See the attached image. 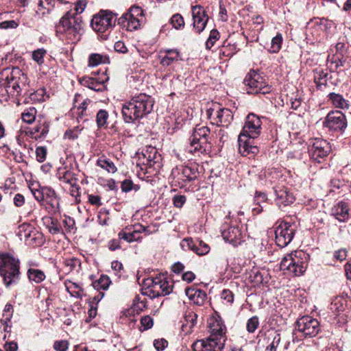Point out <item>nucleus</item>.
Masks as SVG:
<instances>
[{
    "label": "nucleus",
    "mask_w": 351,
    "mask_h": 351,
    "mask_svg": "<svg viewBox=\"0 0 351 351\" xmlns=\"http://www.w3.org/2000/svg\"><path fill=\"white\" fill-rule=\"evenodd\" d=\"M262 121L255 114H249L245 121L242 132L239 135H245L252 138H257L261 133Z\"/></svg>",
    "instance_id": "nucleus-14"
},
{
    "label": "nucleus",
    "mask_w": 351,
    "mask_h": 351,
    "mask_svg": "<svg viewBox=\"0 0 351 351\" xmlns=\"http://www.w3.org/2000/svg\"><path fill=\"white\" fill-rule=\"evenodd\" d=\"M197 315L193 311H188L184 315V319L182 324V330L185 334H189L193 331V328L196 324Z\"/></svg>",
    "instance_id": "nucleus-28"
},
{
    "label": "nucleus",
    "mask_w": 351,
    "mask_h": 351,
    "mask_svg": "<svg viewBox=\"0 0 351 351\" xmlns=\"http://www.w3.org/2000/svg\"><path fill=\"white\" fill-rule=\"evenodd\" d=\"M27 276L29 280L35 283H40L43 282L46 277L43 271L37 269H28Z\"/></svg>",
    "instance_id": "nucleus-42"
},
{
    "label": "nucleus",
    "mask_w": 351,
    "mask_h": 351,
    "mask_svg": "<svg viewBox=\"0 0 351 351\" xmlns=\"http://www.w3.org/2000/svg\"><path fill=\"white\" fill-rule=\"evenodd\" d=\"M56 1L62 3H69L63 0H40L36 10V14L38 18H43L51 13Z\"/></svg>",
    "instance_id": "nucleus-22"
},
{
    "label": "nucleus",
    "mask_w": 351,
    "mask_h": 351,
    "mask_svg": "<svg viewBox=\"0 0 351 351\" xmlns=\"http://www.w3.org/2000/svg\"><path fill=\"white\" fill-rule=\"evenodd\" d=\"M43 243V234L38 232L35 231V232L32 234V237L29 239V242H28L27 245L32 246H39Z\"/></svg>",
    "instance_id": "nucleus-54"
},
{
    "label": "nucleus",
    "mask_w": 351,
    "mask_h": 351,
    "mask_svg": "<svg viewBox=\"0 0 351 351\" xmlns=\"http://www.w3.org/2000/svg\"><path fill=\"white\" fill-rule=\"evenodd\" d=\"M86 4L87 3L86 0H78L75 3V14L82 13L86 7Z\"/></svg>",
    "instance_id": "nucleus-64"
},
{
    "label": "nucleus",
    "mask_w": 351,
    "mask_h": 351,
    "mask_svg": "<svg viewBox=\"0 0 351 351\" xmlns=\"http://www.w3.org/2000/svg\"><path fill=\"white\" fill-rule=\"evenodd\" d=\"M58 175L60 181L69 186L75 184V182L77 181L74 173L70 171L64 170L59 171Z\"/></svg>",
    "instance_id": "nucleus-40"
},
{
    "label": "nucleus",
    "mask_w": 351,
    "mask_h": 351,
    "mask_svg": "<svg viewBox=\"0 0 351 351\" xmlns=\"http://www.w3.org/2000/svg\"><path fill=\"white\" fill-rule=\"evenodd\" d=\"M124 15H126L127 17H136L142 16L143 10L138 6H132L128 12L125 13Z\"/></svg>",
    "instance_id": "nucleus-60"
},
{
    "label": "nucleus",
    "mask_w": 351,
    "mask_h": 351,
    "mask_svg": "<svg viewBox=\"0 0 351 351\" xmlns=\"http://www.w3.org/2000/svg\"><path fill=\"white\" fill-rule=\"evenodd\" d=\"M117 16L108 10H101L91 20L93 29L99 33L110 31L115 25Z\"/></svg>",
    "instance_id": "nucleus-8"
},
{
    "label": "nucleus",
    "mask_w": 351,
    "mask_h": 351,
    "mask_svg": "<svg viewBox=\"0 0 351 351\" xmlns=\"http://www.w3.org/2000/svg\"><path fill=\"white\" fill-rule=\"evenodd\" d=\"M274 190L276 195L275 201L279 207L289 205L294 202V196L287 189L282 186H276L274 188Z\"/></svg>",
    "instance_id": "nucleus-20"
},
{
    "label": "nucleus",
    "mask_w": 351,
    "mask_h": 351,
    "mask_svg": "<svg viewBox=\"0 0 351 351\" xmlns=\"http://www.w3.org/2000/svg\"><path fill=\"white\" fill-rule=\"evenodd\" d=\"M294 252L287 254L280 262V267L282 271H287L294 275L293 265L295 260L293 259Z\"/></svg>",
    "instance_id": "nucleus-34"
},
{
    "label": "nucleus",
    "mask_w": 351,
    "mask_h": 351,
    "mask_svg": "<svg viewBox=\"0 0 351 351\" xmlns=\"http://www.w3.org/2000/svg\"><path fill=\"white\" fill-rule=\"evenodd\" d=\"M80 82L83 86L97 92L102 91L104 87L101 82L93 77H84Z\"/></svg>",
    "instance_id": "nucleus-33"
},
{
    "label": "nucleus",
    "mask_w": 351,
    "mask_h": 351,
    "mask_svg": "<svg viewBox=\"0 0 351 351\" xmlns=\"http://www.w3.org/2000/svg\"><path fill=\"white\" fill-rule=\"evenodd\" d=\"M97 165L110 173H114L117 171V168L114 162L104 157H101L97 160Z\"/></svg>",
    "instance_id": "nucleus-39"
},
{
    "label": "nucleus",
    "mask_w": 351,
    "mask_h": 351,
    "mask_svg": "<svg viewBox=\"0 0 351 351\" xmlns=\"http://www.w3.org/2000/svg\"><path fill=\"white\" fill-rule=\"evenodd\" d=\"M63 265L65 271L70 273L73 270L79 269L81 266V262L75 257L66 258H64Z\"/></svg>",
    "instance_id": "nucleus-36"
},
{
    "label": "nucleus",
    "mask_w": 351,
    "mask_h": 351,
    "mask_svg": "<svg viewBox=\"0 0 351 351\" xmlns=\"http://www.w3.org/2000/svg\"><path fill=\"white\" fill-rule=\"evenodd\" d=\"M46 50L41 48L38 49L32 52V59L36 62L39 65L44 63V57L46 55Z\"/></svg>",
    "instance_id": "nucleus-52"
},
{
    "label": "nucleus",
    "mask_w": 351,
    "mask_h": 351,
    "mask_svg": "<svg viewBox=\"0 0 351 351\" xmlns=\"http://www.w3.org/2000/svg\"><path fill=\"white\" fill-rule=\"evenodd\" d=\"M296 329L305 337H313L318 334L320 325L317 319L306 315L297 320Z\"/></svg>",
    "instance_id": "nucleus-12"
},
{
    "label": "nucleus",
    "mask_w": 351,
    "mask_h": 351,
    "mask_svg": "<svg viewBox=\"0 0 351 351\" xmlns=\"http://www.w3.org/2000/svg\"><path fill=\"white\" fill-rule=\"evenodd\" d=\"M295 232V226L285 221L277 222L275 229V239L278 246L285 247L292 241Z\"/></svg>",
    "instance_id": "nucleus-9"
},
{
    "label": "nucleus",
    "mask_w": 351,
    "mask_h": 351,
    "mask_svg": "<svg viewBox=\"0 0 351 351\" xmlns=\"http://www.w3.org/2000/svg\"><path fill=\"white\" fill-rule=\"evenodd\" d=\"M119 23L125 27L128 31H134L137 29L140 26L139 19L136 17H127L123 15L119 19Z\"/></svg>",
    "instance_id": "nucleus-31"
},
{
    "label": "nucleus",
    "mask_w": 351,
    "mask_h": 351,
    "mask_svg": "<svg viewBox=\"0 0 351 351\" xmlns=\"http://www.w3.org/2000/svg\"><path fill=\"white\" fill-rule=\"evenodd\" d=\"M221 298L227 305H231L234 302V294L229 289H224L221 293Z\"/></svg>",
    "instance_id": "nucleus-55"
},
{
    "label": "nucleus",
    "mask_w": 351,
    "mask_h": 351,
    "mask_svg": "<svg viewBox=\"0 0 351 351\" xmlns=\"http://www.w3.org/2000/svg\"><path fill=\"white\" fill-rule=\"evenodd\" d=\"M111 283L110 278L106 275H101V277L93 282V286L95 289L98 291L106 290Z\"/></svg>",
    "instance_id": "nucleus-41"
},
{
    "label": "nucleus",
    "mask_w": 351,
    "mask_h": 351,
    "mask_svg": "<svg viewBox=\"0 0 351 351\" xmlns=\"http://www.w3.org/2000/svg\"><path fill=\"white\" fill-rule=\"evenodd\" d=\"M145 285L146 287L143 294L152 298L168 295L173 290L172 282L169 281L164 276L148 278Z\"/></svg>",
    "instance_id": "nucleus-6"
},
{
    "label": "nucleus",
    "mask_w": 351,
    "mask_h": 351,
    "mask_svg": "<svg viewBox=\"0 0 351 351\" xmlns=\"http://www.w3.org/2000/svg\"><path fill=\"white\" fill-rule=\"evenodd\" d=\"M186 200V196L182 195H176L173 197V203L176 208H182Z\"/></svg>",
    "instance_id": "nucleus-62"
},
{
    "label": "nucleus",
    "mask_w": 351,
    "mask_h": 351,
    "mask_svg": "<svg viewBox=\"0 0 351 351\" xmlns=\"http://www.w3.org/2000/svg\"><path fill=\"white\" fill-rule=\"evenodd\" d=\"M282 43V36L281 34H278L274 37L271 42V46L269 49L270 53H277L280 51Z\"/></svg>",
    "instance_id": "nucleus-47"
},
{
    "label": "nucleus",
    "mask_w": 351,
    "mask_h": 351,
    "mask_svg": "<svg viewBox=\"0 0 351 351\" xmlns=\"http://www.w3.org/2000/svg\"><path fill=\"white\" fill-rule=\"evenodd\" d=\"M170 23L172 27L176 29H183L185 25L184 18L178 13H176L171 16Z\"/></svg>",
    "instance_id": "nucleus-46"
},
{
    "label": "nucleus",
    "mask_w": 351,
    "mask_h": 351,
    "mask_svg": "<svg viewBox=\"0 0 351 351\" xmlns=\"http://www.w3.org/2000/svg\"><path fill=\"white\" fill-rule=\"evenodd\" d=\"M108 112L106 110H99L96 115L97 125L99 128H106L108 126L107 121L108 119Z\"/></svg>",
    "instance_id": "nucleus-44"
},
{
    "label": "nucleus",
    "mask_w": 351,
    "mask_h": 351,
    "mask_svg": "<svg viewBox=\"0 0 351 351\" xmlns=\"http://www.w3.org/2000/svg\"><path fill=\"white\" fill-rule=\"evenodd\" d=\"M244 84L248 94L265 95L271 91L263 76L254 71H251L244 79Z\"/></svg>",
    "instance_id": "nucleus-7"
},
{
    "label": "nucleus",
    "mask_w": 351,
    "mask_h": 351,
    "mask_svg": "<svg viewBox=\"0 0 351 351\" xmlns=\"http://www.w3.org/2000/svg\"><path fill=\"white\" fill-rule=\"evenodd\" d=\"M34 228L29 224H22L19 226L18 236L21 241H24L27 244L29 242V239L35 232Z\"/></svg>",
    "instance_id": "nucleus-32"
},
{
    "label": "nucleus",
    "mask_w": 351,
    "mask_h": 351,
    "mask_svg": "<svg viewBox=\"0 0 351 351\" xmlns=\"http://www.w3.org/2000/svg\"><path fill=\"white\" fill-rule=\"evenodd\" d=\"M216 117V124L221 126H228L233 119V114L230 110L228 108H221L215 113Z\"/></svg>",
    "instance_id": "nucleus-25"
},
{
    "label": "nucleus",
    "mask_w": 351,
    "mask_h": 351,
    "mask_svg": "<svg viewBox=\"0 0 351 351\" xmlns=\"http://www.w3.org/2000/svg\"><path fill=\"white\" fill-rule=\"evenodd\" d=\"M64 286L72 297L82 298L84 295V289L80 284L66 280L64 281Z\"/></svg>",
    "instance_id": "nucleus-29"
},
{
    "label": "nucleus",
    "mask_w": 351,
    "mask_h": 351,
    "mask_svg": "<svg viewBox=\"0 0 351 351\" xmlns=\"http://www.w3.org/2000/svg\"><path fill=\"white\" fill-rule=\"evenodd\" d=\"M223 239L234 245L240 243L242 239V233L238 226H230L228 228H224L221 230Z\"/></svg>",
    "instance_id": "nucleus-21"
},
{
    "label": "nucleus",
    "mask_w": 351,
    "mask_h": 351,
    "mask_svg": "<svg viewBox=\"0 0 351 351\" xmlns=\"http://www.w3.org/2000/svg\"><path fill=\"white\" fill-rule=\"evenodd\" d=\"M251 138L245 135L238 137L239 151L244 156L251 157L258 152V148L252 144Z\"/></svg>",
    "instance_id": "nucleus-19"
},
{
    "label": "nucleus",
    "mask_w": 351,
    "mask_h": 351,
    "mask_svg": "<svg viewBox=\"0 0 351 351\" xmlns=\"http://www.w3.org/2000/svg\"><path fill=\"white\" fill-rule=\"evenodd\" d=\"M143 156L146 159L147 165L152 166L156 162L157 150L154 147H148L143 152Z\"/></svg>",
    "instance_id": "nucleus-37"
},
{
    "label": "nucleus",
    "mask_w": 351,
    "mask_h": 351,
    "mask_svg": "<svg viewBox=\"0 0 351 351\" xmlns=\"http://www.w3.org/2000/svg\"><path fill=\"white\" fill-rule=\"evenodd\" d=\"M302 256H305L302 252H294L293 259L295 260V263H294L293 269L295 276H302L306 271L307 263Z\"/></svg>",
    "instance_id": "nucleus-26"
},
{
    "label": "nucleus",
    "mask_w": 351,
    "mask_h": 351,
    "mask_svg": "<svg viewBox=\"0 0 351 351\" xmlns=\"http://www.w3.org/2000/svg\"><path fill=\"white\" fill-rule=\"evenodd\" d=\"M141 327L140 328V330H147L152 328L154 325V319L149 315H145L141 319Z\"/></svg>",
    "instance_id": "nucleus-53"
},
{
    "label": "nucleus",
    "mask_w": 351,
    "mask_h": 351,
    "mask_svg": "<svg viewBox=\"0 0 351 351\" xmlns=\"http://www.w3.org/2000/svg\"><path fill=\"white\" fill-rule=\"evenodd\" d=\"M0 275L6 287L19 280V261L8 254H0Z\"/></svg>",
    "instance_id": "nucleus-5"
},
{
    "label": "nucleus",
    "mask_w": 351,
    "mask_h": 351,
    "mask_svg": "<svg viewBox=\"0 0 351 351\" xmlns=\"http://www.w3.org/2000/svg\"><path fill=\"white\" fill-rule=\"evenodd\" d=\"M346 300L340 297L336 298L331 304V309L337 313L343 311L345 309Z\"/></svg>",
    "instance_id": "nucleus-51"
},
{
    "label": "nucleus",
    "mask_w": 351,
    "mask_h": 351,
    "mask_svg": "<svg viewBox=\"0 0 351 351\" xmlns=\"http://www.w3.org/2000/svg\"><path fill=\"white\" fill-rule=\"evenodd\" d=\"M328 73L323 69H316L314 71V81L319 88L326 86L328 82Z\"/></svg>",
    "instance_id": "nucleus-35"
},
{
    "label": "nucleus",
    "mask_w": 351,
    "mask_h": 351,
    "mask_svg": "<svg viewBox=\"0 0 351 351\" xmlns=\"http://www.w3.org/2000/svg\"><path fill=\"white\" fill-rule=\"evenodd\" d=\"M80 95H75V99H74V104L75 106L77 108V110H79V116L82 117L84 115V112L86 111L87 107L88 105L92 104L91 101L89 99H86L82 101V103L79 104V106H77V103L78 101V97Z\"/></svg>",
    "instance_id": "nucleus-48"
},
{
    "label": "nucleus",
    "mask_w": 351,
    "mask_h": 351,
    "mask_svg": "<svg viewBox=\"0 0 351 351\" xmlns=\"http://www.w3.org/2000/svg\"><path fill=\"white\" fill-rule=\"evenodd\" d=\"M328 98L336 108L343 109L348 107L347 101L340 94L331 93L328 95Z\"/></svg>",
    "instance_id": "nucleus-38"
},
{
    "label": "nucleus",
    "mask_w": 351,
    "mask_h": 351,
    "mask_svg": "<svg viewBox=\"0 0 351 351\" xmlns=\"http://www.w3.org/2000/svg\"><path fill=\"white\" fill-rule=\"evenodd\" d=\"M121 189L123 192L128 193L132 190L137 191L139 190L140 186L134 184L131 180L125 179L121 182Z\"/></svg>",
    "instance_id": "nucleus-49"
},
{
    "label": "nucleus",
    "mask_w": 351,
    "mask_h": 351,
    "mask_svg": "<svg viewBox=\"0 0 351 351\" xmlns=\"http://www.w3.org/2000/svg\"><path fill=\"white\" fill-rule=\"evenodd\" d=\"M250 278L252 282L255 284H261L263 282V276L258 269H253L251 271Z\"/></svg>",
    "instance_id": "nucleus-58"
},
{
    "label": "nucleus",
    "mask_w": 351,
    "mask_h": 351,
    "mask_svg": "<svg viewBox=\"0 0 351 351\" xmlns=\"http://www.w3.org/2000/svg\"><path fill=\"white\" fill-rule=\"evenodd\" d=\"M186 295L189 299L195 304L202 306L206 299V293L202 290L195 289H186Z\"/></svg>",
    "instance_id": "nucleus-27"
},
{
    "label": "nucleus",
    "mask_w": 351,
    "mask_h": 351,
    "mask_svg": "<svg viewBox=\"0 0 351 351\" xmlns=\"http://www.w3.org/2000/svg\"><path fill=\"white\" fill-rule=\"evenodd\" d=\"M210 335L204 339L197 340L192 345L193 351H221L226 341V326L217 320L210 323Z\"/></svg>",
    "instance_id": "nucleus-2"
},
{
    "label": "nucleus",
    "mask_w": 351,
    "mask_h": 351,
    "mask_svg": "<svg viewBox=\"0 0 351 351\" xmlns=\"http://www.w3.org/2000/svg\"><path fill=\"white\" fill-rule=\"evenodd\" d=\"M49 130V124L45 120H38V124L27 132L35 139L42 138L47 136Z\"/></svg>",
    "instance_id": "nucleus-24"
},
{
    "label": "nucleus",
    "mask_w": 351,
    "mask_h": 351,
    "mask_svg": "<svg viewBox=\"0 0 351 351\" xmlns=\"http://www.w3.org/2000/svg\"><path fill=\"white\" fill-rule=\"evenodd\" d=\"M199 172L195 165L182 166L180 169L176 168L172 171L175 185L180 188L185 186L186 183L197 178Z\"/></svg>",
    "instance_id": "nucleus-10"
},
{
    "label": "nucleus",
    "mask_w": 351,
    "mask_h": 351,
    "mask_svg": "<svg viewBox=\"0 0 351 351\" xmlns=\"http://www.w3.org/2000/svg\"><path fill=\"white\" fill-rule=\"evenodd\" d=\"M82 30V21L69 10L60 19L56 26V32L72 43L80 40Z\"/></svg>",
    "instance_id": "nucleus-3"
},
{
    "label": "nucleus",
    "mask_w": 351,
    "mask_h": 351,
    "mask_svg": "<svg viewBox=\"0 0 351 351\" xmlns=\"http://www.w3.org/2000/svg\"><path fill=\"white\" fill-rule=\"evenodd\" d=\"M36 112L35 108H29L22 113L21 118L24 122L31 124L36 119Z\"/></svg>",
    "instance_id": "nucleus-45"
},
{
    "label": "nucleus",
    "mask_w": 351,
    "mask_h": 351,
    "mask_svg": "<svg viewBox=\"0 0 351 351\" xmlns=\"http://www.w3.org/2000/svg\"><path fill=\"white\" fill-rule=\"evenodd\" d=\"M268 339H271V342L267 346V351H276L280 342V335L277 331H272L269 333Z\"/></svg>",
    "instance_id": "nucleus-43"
},
{
    "label": "nucleus",
    "mask_w": 351,
    "mask_h": 351,
    "mask_svg": "<svg viewBox=\"0 0 351 351\" xmlns=\"http://www.w3.org/2000/svg\"><path fill=\"white\" fill-rule=\"evenodd\" d=\"M1 85L4 86L7 93L12 96H18L21 95L22 91L19 78L14 77L12 73L8 75L5 79H3Z\"/></svg>",
    "instance_id": "nucleus-18"
},
{
    "label": "nucleus",
    "mask_w": 351,
    "mask_h": 351,
    "mask_svg": "<svg viewBox=\"0 0 351 351\" xmlns=\"http://www.w3.org/2000/svg\"><path fill=\"white\" fill-rule=\"evenodd\" d=\"M119 239H123L128 243L134 241H141L142 237L137 235L132 230V226H127L124 230L120 231L118 234Z\"/></svg>",
    "instance_id": "nucleus-30"
},
{
    "label": "nucleus",
    "mask_w": 351,
    "mask_h": 351,
    "mask_svg": "<svg viewBox=\"0 0 351 351\" xmlns=\"http://www.w3.org/2000/svg\"><path fill=\"white\" fill-rule=\"evenodd\" d=\"M193 25L197 33H201L206 27L208 16L204 8L200 5L191 7Z\"/></svg>",
    "instance_id": "nucleus-16"
},
{
    "label": "nucleus",
    "mask_w": 351,
    "mask_h": 351,
    "mask_svg": "<svg viewBox=\"0 0 351 351\" xmlns=\"http://www.w3.org/2000/svg\"><path fill=\"white\" fill-rule=\"evenodd\" d=\"M324 125L330 130L343 131L347 127L346 116L341 111H332L326 116Z\"/></svg>",
    "instance_id": "nucleus-15"
},
{
    "label": "nucleus",
    "mask_w": 351,
    "mask_h": 351,
    "mask_svg": "<svg viewBox=\"0 0 351 351\" xmlns=\"http://www.w3.org/2000/svg\"><path fill=\"white\" fill-rule=\"evenodd\" d=\"M47 149L45 147H38L36 149V159L39 162L45 160L47 156Z\"/></svg>",
    "instance_id": "nucleus-61"
},
{
    "label": "nucleus",
    "mask_w": 351,
    "mask_h": 351,
    "mask_svg": "<svg viewBox=\"0 0 351 351\" xmlns=\"http://www.w3.org/2000/svg\"><path fill=\"white\" fill-rule=\"evenodd\" d=\"M168 346V342L165 339H156L154 341V346L158 351H162Z\"/></svg>",
    "instance_id": "nucleus-63"
},
{
    "label": "nucleus",
    "mask_w": 351,
    "mask_h": 351,
    "mask_svg": "<svg viewBox=\"0 0 351 351\" xmlns=\"http://www.w3.org/2000/svg\"><path fill=\"white\" fill-rule=\"evenodd\" d=\"M154 105V99L145 94L139 93L131 97L122 106V115L125 123H134L152 112Z\"/></svg>",
    "instance_id": "nucleus-1"
},
{
    "label": "nucleus",
    "mask_w": 351,
    "mask_h": 351,
    "mask_svg": "<svg viewBox=\"0 0 351 351\" xmlns=\"http://www.w3.org/2000/svg\"><path fill=\"white\" fill-rule=\"evenodd\" d=\"M69 342L66 340L56 341L53 343V349L56 351H66L69 348Z\"/></svg>",
    "instance_id": "nucleus-59"
},
{
    "label": "nucleus",
    "mask_w": 351,
    "mask_h": 351,
    "mask_svg": "<svg viewBox=\"0 0 351 351\" xmlns=\"http://www.w3.org/2000/svg\"><path fill=\"white\" fill-rule=\"evenodd\" d=\"M331 214L341 222L346 221L349 218V208L347 203L339 202L335 204L331 210Z\"/></svg>",
    "instance_id": "nucleus-23"
},
{
    "label": "nucleus",
    "mask_w": 351,
    "mask_h": 351,
    "mask_svg": "<svg viewBox=\"0 0 351 351\" xmlns=\"http://www.w3.org/2000/svg\"><path fill=\"white\" fill-rule=\"evenodd\" d=\"M31 191L34 198L40 202L41 206L44 205L46 200L49 207L46 206V209H56L58 207L57 195L55 191L49 186H39L38 189L32 188Z\"/></svg>",
    "instance_id": "nucleus-11"
},
{
    "label": "nucleus",
    "mask_w": 351,
    "mask_h": 351,
    "mask_svg": "<svg viewBox=\"0 0 351 351\" xmlns=\"http://www.w3.org/2000/svg\"><path fill=\"white\" fill-rule=\"evenodd\" d=\"M259 325L258 318L256 316H253L250 318L247 322V330L249 332H254Z\"/></svg>",
    "instance_id": "nucleus-57"
},
{
    "label": "nucleus",
    "mask_w": 351,
    "mask_h": 351,
    "mask_svg": "<svg viewBox=\"0 0 351 351\" xmlns=\"http://www.w3.org/2000/svg\"><path fill=\"white\" fill-rule=\"evenodd\" d=\"M104 62V56L99 53H92L89 56L88 65L90 66H96Z\"/></svg>",
    "instance_id": "nucleus-56"
},
{
    "label": "nucleus",
    "mask_w": 351,
    "mask_h": 351,
    "mask_svg": "<svg viewBox=\"0 0 351 351\" xmlns=\"http://www.w3.org/2000/svg\"><path fill=\"white\" fill-rule=\"evenodd\" d=\"M180 246L184 250H191L199 256H204L210 252V247L208 244L201 240H193L191 238L184 239Z\"/></svg>",
    "instance_id": "nucleus-17"
},
{
    "label": "nucleus",
    "mask_w": 351,
    "mask_h": 351,
    "mask_svg": "<svg viewBox=\"0 0 351 351\" xmlns=\"http://www.w3.org/2000/svg\"><path fill=\"white\" fill-rule=\"evenodd\" d=\"M211 133L206 126L195 127L188 139L187 149L193 154L199 156L209 152L210 145Z\"/></svg>",
    "instance_id": "nucleus-4"
},
{
    "label": "nucleus",
    "mask_w": 351,
    "mask_h": 351,
    "mask_svg": "<svg viewBox=\"0 0 351 351\" xmlns=\"http://www.w3.org/2000/svg\"><path fill=\"white\" fill-rule=\"evenodd\" d=\"M330 152V143L322 138L314 139L308 149L311 158L318 162H321L322 160L326 158Z\"/></svg>",
    "instance_id": "nucleus-13"
},
{
    "label": "nucleus",
    "mask_w": 351,
    "mask_h": 351,
    "mask_svg": "<svg viewBox=\"0 0 351 351\" xmlns=\"http://www.w3.org/2000/svg\"><path fill=\"white\" fill-rule=\"evenodd\" d=\"M180 58V53H176V55H165L163 57H162L160 63L163 66H168L173 62L178 61Z\"/></svg>",
    "instance_id": "nucleus-50"
}]
</instances>
